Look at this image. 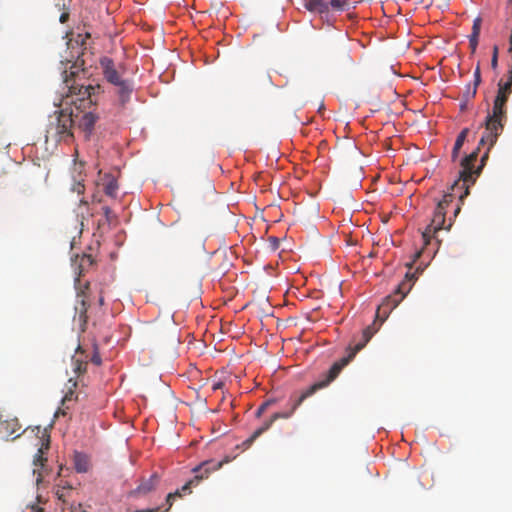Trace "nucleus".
Returning a JSON list of instances; mask_svg holds the SVG:
<instances>
[{
	"label": "nucleus",
	"mask_w": 512,
	"mask_h": 512,
	"mask_svg": "<svg viewBox=\"0 0 512 512\" xmlns=\"http://www.w3.org/2000/svg\"><path fill=\"white\" fill-rule=\"evenodd\" d=\"M467 103L465 99H462L461 103H460V109L463 111L467 108Z\"/></svg>",
	"instance_id": "31"
},
{
	"label": "nucleus",
	"mask_w": 512,
	"mask_h": 512,
	"mask_svg": "<svg viewBox=\"0 0 512 512\" xmlns=\"http://www.w3.org/2000/svg\"><path fill=\"white\" fill-rule=\"evenodd\" d=\"M0 429L1 432L6 435L7 437L13 436L14 438H17L20 436L18 431L21 429V425L19 424V421L17 418L8 419L0 422Z\"/></svg>",
	"instance_id": "11"
},
{
	"label": "nucleus",
	"mask_w": 512,
	"mask_h": 512,
	"mask_svg": "<svg viewBox=\"0 0 512 512\" xmlns=\"http://www.w3.org/2000/svg\"><path fill=\"white\" fill-rule=\"evenodd\" d=\"M229 462V457H225L221 461L211 459L202 462L200 465L196 466L193 469V472L195 473L194 478L189 480L185 485L182 486V488L179 490L180 494L182 495L183 493H191L192 486H197L203 479L207 478L212 471L219 470L225 463Z\"/></svg>",
	"instance_id": "9"
},
{
	"label": "nucleus",
	"mask_w": 512,
	"mask_h": 512,
	"mask_svg": "<svg viewBox=\"0 0 512 512\" xmlns=\"http://www.w3.org/2000/svg\"><path fill=\"white\" fill-rule=\"evenodd\" d=\"M39 443L41 444L39 449H38V452L37 454L35 455L34 457V466L36 467L34 469V474L35 473H38L39 476H41V473L38 471V467H41L43 468L44 467V464L45 462L47 461V459L44 457V453L46 450L49 449V444H50V437L49 435L46 433V430H43L42 431V436L39 438ZM41 479L40 477L37 478V482H39Z\"/></svg>",
	"instance_id": "10"
},
{
	"label": "nucleus",
	"mask_w": 512,
	"mask_h": 512,
	"mask_svg": "<svg viewBox=\"0 0 512 512\" xmlns=\"http://www.w3.org/2000/svg\"><path fill=\"white\" fill-rule=\"evenodd\" d=\"M93 201H100L99 199H97V197L94 195L93 196Z\"/></svg>",
	"instance_id": "36"
},
{
	"label": "nucleus",
	"mask_w": 512,
	"mask_h": 512,
	"mask_svg": "<svg viewBox=\"0 0 512 512\" xmlns=\"http://www.w3.org/2000/svg\"><path fill=\"white\" fill-rule=\"evenodd\" d=\"M68 17H69L68 13H62L60 16V22L65 23L67 21Z\"/></svg>",
	"instance_id": "30"
},
{
	"label": "nucleus",
	"mask_w": 512,
	"mask_h": 512,
	"mask_svg": "<svg viewBox=\"0 0 512 512\" xmlns=\"http://www.w3.org/2000/svg\"><path fill=\"white\" fill-rule=\"evenodd\" d=\"M98 302H99L100 306H102L104 304V297H103V295L99 296Z\"/></svg>",
	"instance_id": "32"
},
{
	"label": "nucleus",
	"mask_w": 512,
	"mask_h": 512,
	"mask_svg": "<svg viewBox=\"0 0 512 512\" xmlns=\"http://www.w3.org/2000/svg\"><path fill=\"white\" fill-rule=\"evenodd\" d=\"M481 24H482L481 17H476L473 21L472 32L469 36V46L471 48L472 53L476 52V49L478 46Z\"/></svg>",
	"instance_id": "14"
},
{
	"label": "nucleus",
	"mask_w": 512,
	"mask_h": 512,
	"mask_svg": "<svg viewBox=\"0 0 512 512\" xmlns=\"http://www.w3.org/2000/svg\"><path fill=\"white\" fill-rule=\"evenodd\" d=\"M94 263V260L91 255L83 254L82 256H77L74 260L75 270L77 271L78 277L75 279V286L77 289V301L75 305V316L78 317V320L81 326H85L87 323V310L89 307L88 303V290L89 283L86 282L84 284V288L81 289L80 286V276L88 270Z\"/></svg>",
	"instance_id": "6"
},
{
	"label": "nucleus",
	"mask_w": 512,
	"mask_h": 512,
	"mask_svg": "<svg viewBox=\"0 0 512 512\" xmlns=\"http://www.w3.org/2000/svg\"><path fill=\"white\" fill-rule=\"evenodd\" d=\"M90 360H91V362H92L93 364H95V365H97V366L101 365V363H102L101 356H100V354H99L98 349H97V347H96V346L94 347V353H93V355H92V357H91V359H90Z\"/></svg>",
	"instance_id": "25"
},
{
	"label": "nucleus",
	"mask_w": 512,
	"mask_h": 512,
	"mask_svg": "<svg viewBox=\"0 0 512 512\" xmlns=\"http://www.w3.org/2000/svg\"><path fill=\"white\" fill-rule=\"evenodd\" d=\"M100 65L103 69L105 79L119 88L118 94L122 104H125L132 92V86L129 81L121 79L118 70L115 67L114 61L111 58L103 57L100 60Z\"/></svg>",
	"instance_id": "7"
},
{
	"label": "nucleus",
	"mask_w": 512,
	"mask_h": 512,
	"mask_svg": "<svg viewBox=\"0 0 512 512\" xmlns=\"http://www.w3.org/2000/svg\"><path fill=\"white\" fill-rule=\"evenodd\" d=\"M159 482V476L154 473L151 475V477L147 480H144L134 491L136 494H147L154 490L156 485Z\"/></svg>",
	"instance_id": "15"
},
{
	"label": "nucleus",
	"mask_w": 512,
	"mask_h": 512,
	"mask_svg": "<svg viewBox=\"0 0 512 512\" xmlns=\"http://www.w3.org/2000/svg\"><path fill=\"white\" fill-rule=\"evenodd\" d=\"M76 386H77V382L75 380H73L72 378H70L68 380V384H67V392L65 393V396L63 397V403L73 400V395H74L73 388H75Z\"/></svg>",
	"instance_id": "21"
},
{
	"label": "nucleus",
	"mask_w": 512,
	"mask_h": 512,
	"mask_svg": "<svg viewBox=\"0 0 512 512\" xmlns=\"http://www.w3.org/2000/svg\"><path fill=\"white\" fill-rule=\"evenodd\" d=\"M71 190L76 192L78 195L84 194L85 186L81 181H77L73 184Z\"/></svg>",
	"instance_id": "23"
},
{
	"label": "nucleus",
	"mask_w": 512,
	"mask_h": 512,
	"mask_svg": "<svg viewBox=\"0 0 512 512\" xmlns=\"http://www.w3.org/2000/svg\"><path fill=\"white\" fill-rule=\"evenodd\" d=\"M376 329L372 326L366 327L362 332V340L356 343L354 346H349L347 351V356L341 358L339 361H336L328 372L325 374V379H322L306 390H304L299 396H292L289 400V409L274 413L268 420H265L264 423L256 429L253 434L243 442V445L249 447L260 435H262L265 431H267L271 425L278 419H288L295 410L302 404V402L308 397L312 396L318 390L328 386L334 379L337 378L341 370L355 357V355L362 350L365 345L370 341Z\"/></svg>",
	"instance_id": "2"
},
{
	"label": "nucleus",
	"mask_w": 512,
	"mask_h": 512,
	"mask_svg": "<svg viewBox=\"0 0 512 512\" xmlns=\"http://www.w3.org/2000/svg\"><path fill=\"white\" fill-rule=\"evenodd\" d=\"M498 66V56L496 55H492V59H491V67L492 69H496Z\"/></svg>",
	"instance_id": "29"
},
{
	"label": "nucleus",
	"mask_w": 512,
	"mask_h": 512,
	"mask_svg": "<svg viewBox=\"0 0 512 512\" xmlns=\"http://www.w3.org/2000/svg\"><path fill=\"white\" fill-rule=\"evenodd\" d=\"M101 181L105 194L115 198L119 188L117 179L112 174H105Z\"/></svg>",
	"instance_id": "12"
},
{
	"label": "nucleus",
	"mask_w": 512,
	"mask_h": 512,
	"mask_svg": "<svg viewBox=\"0 0 512 512\" xmlns=\"http://www.w3.org/2000/svg\"><path fill=\"white\" fill-rule=\"evenodd\" d=\"M480 83H481V72H480V65L478 64L476 66L475 71H474V83H473V85H475V87H478Z\"/></svg>",
	"instance_id": "26"
},
{
	"label": "nucleus",
	"mask_w": 512,
	"mask_h": 512,
	"mask_svg": "<svg viewBox=\"0 0 512 512\" xmlns=\"http://www.w3.org/2000/svg\"><path fill=\"white\" fill-rule=\"evenodd\" d=\"M349 5V0H328L329 10L343 11Z\"/></svg>",
	"instance_id": "20"
},
{
	"label": "nucleus",
	"mask_w": 512,
	"mask_h": 512,
	"mask_svg": "<svg viewBox=\"0 0 512 512\" xmlns=\"http://www.w3.org/2000/svg\"><path fill=\"white\" fill-rule=\"evenodd\" d=\"M468 133H469V129L468 128H464L457 136L456 138V141L454 143V147H453V150H452V159L453 161L456 160V158L458 157V154L462 148V146L464 145V142L466 141V138L468 136Z\"/></svg>",
	"instance_id": "17"
},
{
	"label": "nucleus",
	"mask_w": 512,
	"mask_h": 512,
	"mask_svg": "<svg viewBox=\"0 0 512 512\" xmlns=\"http://www.w3.org/2000/svg\"><path fill=\"white\" fill-rule=\"evenodd\" d=\"M70 69L69 75L66 70L64 71V87L61 93V100L56 105L74 106L75 114H78L79 118L78 127L89 135L98 120V116L91 111L84 112L83 110L93 104L91 95L94 87L92 85L80 84L76 79H71L70 77L76 76L78 69L75 65H72Z\"/></svg>",
	"instance_id": "3"
},
{
	"label": "nucleus",
	"mask_w": 512,
	"mask_h": 512,
	"mask_svg": "<svg viewBox=\"0 0 512 512\" xmlns=\"http://www.w3.org/2000/svg\"><path fill=\"white\" fill-rule=\"evenodd\" d=\"M277 238H273V244H276Z\"/></svg>",
	"instance_id": "37"
},
{
	"label": "nucleus",
	"mask_w": 512,
	"mask_h": 512,
	"mask_svg": "<svg viewBox=\"0 0 512 512\" xmlns=\"http://www.w3.org/2000/svg\"><path fill=\"white\" fill-rule=\"evenodd\" d=\"M477 93V87H475V85L471 86V85H468L466 87V90L463 92V99L466 100V102H469L471 99H473L475 97Z\"/></svg>",
	"instance_id": "22"
},
{
	"label": "nucleus",
	"mask_w": 512,
	"mask_h": 512,
	"mask_svg": "<svg viewBox=\"0 0 512 512\" xmlns=\"http://www.w3.org/2000/svg\"><path fill=\"white\" fill-rule=\"evenodd\" d=\"M512 92V80L503 83L502 80L498 83V92L493 103L492 113H489L485 120V133L480 139L479 145H488L487 151L494 146L498 136L502 133L504 123L507 119L506 103L509 95Z\"/></svg>",
	"instance_id": "4"
},
{
	"label": "nucleus",
	"mask_w": 512,
	"mask_h": 512,
	"mask_svg": "<svg viewBox=\"0 0 512 512\" xmlns=\"http://www.w3.org/2000/svg\"><path fill=\"white\" fill-rule=\"evenodd\" d=\"M460 211V205H458L455 209L454 215L456 216Z\"/></svg>",
	"instance_id": "34"
},
{
	"label": "nucleus",
	"mask_w": 512,
	"mask_h": 512,
	"mask_svg": "<svg viewBox=\"0 0 512 512\" xmlns=\"http://www.w3.org/2000/svg\"><path fill=\"white\" fill-rule=\"evenodd\" d=\"M277 238H273V244H276Z\"/></svg>",
	"instance_id": "38"
},
{
	"label": "nucleus",
	"mask_w": 512,
	"mask_h": 512,
	"mask_svg": "<svg viewBox=\"0 0 512 512\" xmlns=\"http://www.w3.org/2000/svg\"><path fill=\"white\" fill-rule=\"evenodd\" d=\"M73 371L78 376L86 372L87 362L80 356L72 357Z\"/></svg>",
	"instance_id": "19"
},
{
	"label": "nucleus",
	"mask_w": 512,
	"mask_h": 512,
	"mask_svg": "<svg viewBox=\"0 0 512 512\" xmlns=\"http://www.w3.org/2000/svg\"><path fill=\"white\" fill-rule=\"evenodd\" d=\"M74 465L75 469L79 473H85L89 469V460L85 454L76 453L74 455Z\"/></svg>",
	"instance_id": "18"
},
{
	"label": "nucleus",
	"mask_w": 512,
	"mask_h": 512,
	"mask_svg": "<svg viewBox=\"0 0 512 512\" xmlns=\"http://www.w3.org/2000/svg\"><path fill=\"white\" fill-rule=\"evenodd\" d=\"M415 280L416 273L407 272L405 279L399 283L395 292L392 295L387 296L382 304L378 306L376 318L379 317L381 312L385 317H387L388 313L396 308L409 293Z\"/></svg>",
	"instance_id": "8"
},
{
	"label": "nucleus",
	"mask_w": 512,
	"mask_h": 512,
	"mask_svg": "<svg viewBox=\"0 0 512 512\" xmlns=\"http://www.w3.org/2000/svg\"><path fill=\"white\" fill-rule=\"evenodd\" d=\"M223 386H224V384L221 381L214 382L212 384V390L216 391V390L222 389Z\"/></svg>",
	"instance_id": "28"
},
{
	"label": "nucleus",
	"mask_w": 512,
	"mask_h": 512,
	"mask_svg": "<svg viewBox=\"0 0 512 512\" xmlns=\"http://www.w3.org/2000/svg\"><path fill=\"white\" fill-rule=\"evenodd\" d=\"M492 55L498 56V47L497 46L493 47V54Z\"/></svg>",
	"instance_id": "33"
},
{
	"label": "nucleus",
	"mask_w": 512,
	"mask_h": 512,
	"mask_svg": "<svg viewBox=\"0 0 512 512\" xmlns=\"http://www.w3.org/2000/svg\"><path fill=\"white\" fill-rule=\"evenodd\" d=\"M304 7L313 13L323 14L329 12L328 0H306Z\"/></svg>",
	"instance_id": "13"
},
{
	"label": "nucleus",
	"mask_w": 512,
	"mask_h": 512,
	"mask_svg": "<svg viewBox=\"0 0 512 512\" xmlns=\"http://www.w3.org/2000/svg\"><path fill=\"white\" fill-rule=\"evenodd\" d=\"M76 215L81 226V229L84 226V221L87 220L89 217L93 216V214L90 212L88 202L83 198L79 202V205L76 210Z\"/></svg>",
	"instance_id": "16"
},
{
	"label": "nucleus",
	"mask_w": 512,
	"mask_h": 512,
	"mask_svg": "<svg viewBox=\"0 0 512 512\" xmlns=\"http://www.w3.org/2000/svg\"><path fill=\"white\" fill-rule=\"evenodd\" d=\"M102 210H103V213H104V215H105L106 219H107L108 221H110V219H112V217H113L112 210H111L108 206H104V207L102 208Z\"/></svg>",
	"instance_id": "27"
},
{
	"label": "nucleus",
	"mask_w": 512,
	"mask_h": 512,
	"mask_svg": "<svg viewBox=\"0 0 512 512\" xmlns=\"http://www.w3.org/2000/svg\"><path fill=\"white\" fill-rule=\"evenodd\" d=\"M76 353H77V354H79V353H81V354H82V353H83V352L81 351V346H78V348H77V350H76Z\"/></svg>",
	"instance_id": "35"
},
{
	"label": "nucleus",
	"mask_w": 512,
	"mask_h": 512,
	"mask_svg": "<svg viewBox=\"0 0 512 512\" xmlns=\"http://www.w3.org/2000/svg\"><path fill=\"white\" fill-rule=\"evenodd\" d=\"M59 107L60 110L49 117L45 134L46 142L49 140L55 143L68 142L73 138L72 127L75 119H78V114H74V110L67 106Z\"/></svg>",
	"instance_id": "5"
},
{
	"label": "nucleus",
	"mask_w": 512,
	"mask_h": 512,
	"mask_svg": "<svg viewBox=\"0 0 512 512\" xmlns=\"http://www.w3.org/2000/svg\"><path fill=\"white\" fill-rule=\"evenodd\" d=\"M273 403H274V401H272V400H268V401H266V402L262 403V404L260 405V407H259V408L257 409V411H256V416H257V417H260V416H261V415L266 411V409H267L271 404H273Z\"/></svg>",
	"instance_id": "24"
},
{
	"label": "nucleus",
	"mask_w": 512,
	"mask_h": 512,
	"mask_svg": "<svg viewBox=\"0 0 512 512\" xmlns=\"http://www.w3.org/2000/svg\"><path fill=\"white\" fill-rule=\"evenodd\" d=\"M420 256V252H417L415 257L418 258Z\"/></svg>",
	"instance_id": "39"
},
{
	"label": "nucleus",
	"mask_w": 512,
	"mask_h": 512,
	"mask_svg": "<svg viewBox=\"0 0 512 512\" xmlns=\"http://www.w3.org/2000/svg\"><path fill=\"white\" fill-rule=\"evenodd\" d=\"M479 147L465 156L461 160V170L459 177L451 185L449 192L443 195V198L437 203L431 223L422 232V239L424 244L427 245L430 239L441 229L444 228L446 221V209L453 202L455 197L460 201L469 194V188L472 186L476 179L481 174L482 168L487 160V153L481 157V164L475 168V162L478 158Z\"/></svg>",
	"instance_id": "1"
}]
</instances>
